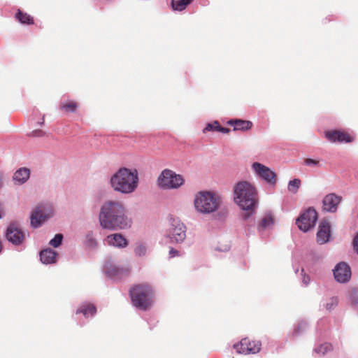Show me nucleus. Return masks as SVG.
<instances>
[{
	"label": "nucleus",
	"mask_w": 358,
	"mask_h": 358,
	"mask_svg": "<svg viewBox=\"0 0 358 358\" xmlns=\"http://www.w3.org/2000/svg\"><path fill=\"white\" fill-rule=\"evenodd\" d=\"M99 220L102 228L110 230L127 229L131 224L122 203L117 201H108L103 203Z\"/></svg>",
	"instance_id": "nucleus-1"
},
{
	"label": "nucleus",
	"mask_w": 358,
	"mask_h": 358,
	"mask_svg": "<svg viewBox=\"0 0 358 358\" xmlns=\"http://www.w3.org/2000/svg\"><path fill=\"white\" fill-rule=\"evenodd\" d=\"M138 172L136 169H120L110 178V184L115 191L129 194L137 188Z\"/></svg>",
	"instance_id": "nucleus-2"
},
{
	"label": "nucleus",
	"mask_w": 358,
	"mask_h": 358,
	"mask_svg": "<svg viewBox=\"0 0 358 358\" xmlns=\"http://www.w3.org/2000/svg\"><path fill=\"white\" fill-rule=\"evenodd\" d=\"M234 201L245 210L253 211L257 202L255 187L247 181L238 182L234 187Z\"/></svg>",
	"instance_id": "nucleus-3"
},
{
	"label": "nucleus",
	"mask_w": 358,
	"mask_h": 358,
	"mask_svg": "<svg viewBox=\"0 0 358 358\" xmlns=\"http://www.w3.org/2000/svg\"><path fill=\"white\" fill-rule=\"evenodd\" d=\"M132 304L142 310H149L153 303V290L147 283L135 285L129 290Z\"/></svg>",
	"instance_id": "nucleus-4"
},
{
	"label": "nucleus",
	"mask_w": 358,
	"mask_h": 358,
	"mask_svg": "<svg viewBox=\"0 0 358 358\" xmlns=\"http://www.w3.org/2000/svg\"><path fill=\"white\" fill-rule=\"evenodd\" d=\"M220 203V197L212 192H199L194 199L196 210L202 213L215 212L218 209Z\"/></svg>",
	"instance_id": "nucleus-5"
},
{
	"label": "nucleus",
	"mask_w": 358,
	"mask_h": 358,
	"mask_svg": "<svg viewBox=\"0 0 358 358\" xmlns=\"http://www.w3.org/2000/svg\"><path fill=\"white\" fill-rule=\"evenodd\" d=\"M157 182L163 189H176L184 183V179L173 171L165 169L159 175Z\"/></svg>",
	"instance_id": "nucleus-6"
},
{
	"label": "nucleus",
	"mask_w": 358,
	"mask_h": 358,
	"mask_svg": "<svg viewBox=\"0 0 358 358\" xmlns=\"http://www.w3.org/2000/svg\"><path fill=\"white\" fill-rule=\"evenodd\" d=\"M52 214V209L50 205H38L31 214V225L34 228L40 227Z\"/></svg>",
	"instance_id": "nucleus-7"
},
{
	"label": "nucleus",
	"mask_w": 358,
	"mask_h": 358,
	"mask_svg": "<svg viewBox=\"0 0 358 358\" xmlns=\"http://www.w3.org/2000/svg\"><path fill=\"white\" fill-rule=\"evenodd\" d=\"M317 220V213L313 208H309L296 220V224L300 230L308 231L315 225Z\"/></svg>",
	"instance_id": "nucleus-8"
},
{
	"label": "nucleus",
	"mask_w": 358,
	"mask_h": 358,
	"mask_svg": "<svg viewBox=\"0 0 358 358\" xmlns=\"http://www.w3.org/2000/svg\"><path fill=\"white\" fill-rule=\"evenodd\" d=\"M261 343L252 341L248 338H243L238 343L234 344V348L239 354H255L261 350Z\"/></svg>",
	"instance_id": "nucleus-9"
},
{
	"label": "nucleus",
	"mask_w": 358,
	"mask_h": 358,
	"mask_svg": "<svg viewBox=\"0 0 358 358\" xmlns=\"http://www.w3.org/2000/svg\"><path fill=\"white\" fill-rule=\"evenodd\" d=\"M169 233L172 242L182 243L186 238V227L180 220L173 219Z\"/></svg>",
	"instance_id": "nucleus-10"
},
{
	"label": "nucleus",
	"mask_w": 358,
	"mask_h": 358,
	"mask_svg": "<svg viewBox=\"0 0 358 358\" xmlns=\"http://www.w3.org/2000/svg\"><path fill=\"white\" fill-rule=\"evenodd\" d=\"M252 169L259 177L266 180L267 182L271 184L275 183L276 175L267 166L259 162H255L252 164Z\"/></svg>",
	"instance_id": "nucleus-11"
},
{
	"label": "nucleus",
	"mask_w": 358,
	"mask_h": 358,
	"mask_svg": "<svg viewBox=\"0 0 358 358\" xmlns=\"http://www.w3.org/2000/svg\"><path fill=\"white\" fill-rule=\"evenodd\" d=\"M6 238L14 245H20L24 240V232L18 227L15 223L10 224L6 231Z\"/></svg>",
	"instance_id": "nucleus-12"
},
{
	"label": "nucleus",
	"mask_w": 358,
	"mask_h": 358,
	"mask_svg": "<svg viewBox=\"0 0 358 358\" xmlns=\"http://www.w3.org/2000/svg\"><path fill=\"white\" fill-rule=\"evenodd\" d=\"M334 275L336 280L339 282L348 281L351 277L350 266L345 262L338 263L334 270Z\"/></svg>",
	"instance_id": "nucleus-13"
},
{
	"label": "nucleus",
	"mask_w": 358,
	"mask_h": 358,
	"mask_svg": "<svg viewBox=\"0 0 358 358\" xmlns=\"http://www.w3.org/2000/svg\"><path fill=\"white\" fill-rule=\"evenodd\" d=\"M342 197L334 193H331L323 199V209L328 212L334 213L336 211L338 204L341 203Z\"/></svg>",
	"instance_id": "nucleus-14"
},
{
	"label": "nucleus",
	"mask_w": 358,
	"mask_h": 358,
	"mask_svg": "<svg viewBox=\"0 0 358 358\" xmlns=\"http://www.w3.org/2000/svg\"><path fill=\"white\" fill-rule=\"evenodd\" d=\"M130 269L127 267H119L115 264H108L106 266V273L107 275L115 279H120L123 276L129 275Z\"/></svg>",
	"instance_id": "nucleus-15"
},
{
	"label": "nucleus",
	"mask_w": 358,
	"mask_h": 358,
	"mask_svg": "<svg viewBox=\"0 0 358 358\" xmlns=\"http://www.w3.org/2000/svg\"><path fill=\"white\" fill-rule=\"evenodd\" d=\"M330 224L327 220H322L319 224V230L317 234V241L320 244L327 243L330 236Z\"/></svg>",
	"instance_id": "nucleus-16"
},
{
	"label": "nucleus",
	"mask_w": 358,
	"mask_h": 358,
	"mask_svg": "<svg viewBox=\"0 0 358 358\" xmlns=\"http://www.w3.org/2000/svg\"><path fill=\"white\" fill-rule=\"evenodd\" d=\"M106 241L108 245L117 248H125L128 245L127 239L120 234L108 235Z\"/></svg>",
	"instance_id": "nucleus-17"
},
{
	"label": "nucleus",
	"mask_w": 358,
	"mask_h": 358,
	"mask_svg": "<svg viewBox=\"0 0 358 358\" xmlns=\"http://www.w3.org/2000/svg\"><path fill=\"white\" fill-rule=\"evenodd\" d=\"M227 124L233 126L234 131H247L252 127V122L240 119L230 120Z\"/></svg>",
	"instance_id": "nucleus-18"
},
{
	"label": "nucleus",
	"mask_w": 358,
	"mask_h": 358,
	"mask_svg": "<svg viewBox=\"0 0 358 358\" xmlns=\"http://www.w3.org/2000/svg\"><path fill=\"white\" fill-rule=\"evenodd\" d=\"M57 253L51 249H45L40 252V258L43 264H52L55 262Z\"/></svg>",
	"instance_id": "nucleus-19"
},
{
	"label": "nucleus",
	"mask_w": 358,
	"mask_h": 358,
	"mask_svg": "<svg viewBox=\"0 0 358 358\" xmlns=\"http://www.w3.org/2000/svg\"><path fill=\"white\" fill-rule=\"evenodd\" d=\"M29 175V169L27 168H20L14 173L13 180L20 184L24 183L28 180Z\"/></svg>",
	"instance_id": "nucleus-20"
},
{
	"label": "nucleus",
	"mask_w": 358,
	"mask_h": 358,
	"mask_svg": "<svg viewBox=\"0 0 358 358\" xmlns=\"http://www.w3.org/2000/svg\"><path fill=\"white\" fill-rule=\"evenodd\" d=\"M96 312V307L92 303H83L76 310V314L83 313L86 317L93 316Z\"/></svg>",
	"instance_id": "nucleus-21"
},
{
	"label": "nucleus",
	"mask_w": 358,
	"mask_h": 358,
	"mask_svg": "<svg viewBox=\"0 0 358 358\" xmlns=\"http://www.w3.org/2000/svg\"><path fill=\"white\" fill-rule=\"evenodd\" d=\"M210 131H217L224 134H228L230 131V129L229 128L221 127L217 121H215L207 124L206 127L203 129L204 133Z\"/></svg>",
	"instance_id": "nucleus-22"
},
{
	"label": "nucleus",
	"mask_w": 358,
	"mask_h": 358,
	"mask_svg": "<svg viewBox=\"0 0 358 358\" xmlns=\"http://www.w3.org/2000/svg\"><path fill=\"white\" fill-rule=\"evenodd\" d=\"M274 223V219L271 214L268 213L265 215L259 221V223L258 224V229L264 230L271 225H273Z\"/></svg>",
	"instance_id": "nucleus-23"
},
{
	"label": "nucleus",
	"mask_w": 358,
	"mask_h": 358,
	"mask_svg": "<svg viewBox=\"0 0 358 358\" xmlns=\"http://www.w3.org/2000/svg\"><path fill=\"white\" fill-rule=\"evenodd\" d=\"M15 18L22 24H34V18L27 13H24L20 10H18L17 13L15 14Z\"/></svg>",
	"instance_id": "nucleus-24"
},
{
	"label": "nucleus",
	"mask_w": 358,
	"mask_h": 358,
	"mask_svg": "<svg viewBox=\"0 0 358 358\" xmlns=\"http://www.w3.org/2000/svg\"><path fill=\"white\" fill-rule=\"evenodd\" d=\"M78 108V103L74 101H66L59 105V109L65 113H74Z\"/></svg>",
	"instance_id": "nucleus-25"
},
{
	"label": "nucleus",
	"mask_w": 358,
	"mask_h": 358,
	"mask_svg": "<svg viewBox=\"0 0 358 358\" xmlns=\"http://www.w3.org/2000/svg\"><path fill=\"white\" fill-rule=\"evenodd\" d=\"M171 6L173 10L182 11L190 4L193 0H171Z\"/></svg>",
	"instance_id": "nucleus-26"
},
{
	"label": "nucleus",
	"mask_w": 358,
	"mask_h": 358,
	"mask_svg": "<svg viewBox=\"0 0 358 358\" xmlns=\"http://www.w3.org/2000/svg\"><path fill=\"white\" fill-rule=\"evenodd\" d=\"M333 135H337L338 142L339 143H351L353 141L354 138L346 131L337 130V133H333Z\"/></svg>",
	"instance_id": "nucleus-27"
},
{
	"label": "nucleus",
	"mask_w": 358,
	"mask_h": 358,
	"mask_svg": "<svg viewBox=\"0 0 358 358\" xmlns=\"http://www.w3.org/2000/svg\"><path fill=\"white\" fill-rule=\"evenodd\" d=\"M301 185V180L299 179H294L290 180L288 185V189L289 192L295 194L297 192L299 187Z\"/></svg>",
	"instance_id": "nucleus-28"
},
{
	"label": "nucleus",
	"mask_w": 358,
	"mask_h": 358,
	"mask_svg": "<svg viewBox=\"0 0 358 358\" xmlns=\"http://www.w3.org/2000/svg\"><path fill=\"white\" fill-rule=\"evenodd\" d=\"M332 346L330 343H326L321 345L320 347L317 348L315 351L317 353H321L322 355H324L326 352L331 350Z\"/></svg>",
	"instance_id": "nucleus-29"
},
{
	"label": "nucleus",
	"mask_w": 358,
	"mask_h": 358,
	"mask_svg": "<svg viewBox=\"0 0 358 358\" xmlns=\"http://www.w3.org/2000/svg\"><path fill=\"white\" fill-rule=\"evenodd\" d=\"M62 239H63L62 234H57L55 235V236L52 240H50L49 243L52 247L57 248L61 245Z\"/></svg>",
	"instance_id": "nucleus-30"
},
{
	"label": "nucleus",
	"mask_w": 358,
	"mask_h": 358,
	"mask_svg": "<svg viewBox=\"0 0 358 358\" xmlns=\"http://www.w3.org/2000/svg\"><path fill=\"white\" fill-rule=\"evenodd\" d=\"M333 133H337V130H331V131H327L325 132V137L327 138V139L331 142V143H336V142H338V138H337V135H333L332 134Z\"/></svg>",
	"instance_id": "nucleus-31"
},
{
	"label": "nucleus",
	"mask_w": 358,
	"mask_h": 358,
	"mask_svg": "<svg viewBox=\"0 0 358 358\" xmlns=\"http://www.w3.org/2000/svg\"><path fill=\"white\" fill-rule=\"evenodd\" d=\"M304 164L313 167L320 166V162L319 159L306 158L304 159Z\"/></svg>",
	"instance_id": "nucleus-32"
},
{
	"label": "nucleus",
	"mask_w": 358,
	"mask_h": 358,
	"mask_svg": "<svg viewBox=\"0 0 358 358\" xmlns=\"http://www.w3.org/2000/svg\"><path fill=\"white\" fill-rule=\"evenodd\" d=\"M338 304V300L336 298H331L329 300V301L326 303V309L327 310H331L334 309Z\"/></svg>",
	"instance_id": "nucleus-33"
},
{
	"label": "nucleus",
	"mask_w": 358,
	"mask_h": 358,
	"mask_svg": "<svg viewBox=\"0 0 358 358\" xmlns=\"http://www.w3.org/2000/svg\"><path fill=\"white\" fill-rule=\"evenodd\" d=\"M146 248L143 245H139L135 248V254L139 257L145 255Z\"/></svg>",
	"instance_id": "nucleus-34"
},
{
	"label": "nucleus",
	"mask_w": 358,
	"mask_h": 358,
	"mask_svg": "<svg viewBox=\"0 0 358 358\" xmlns=\"http://www.w3.org/2000/svg\"><path fill=\"white\" fill-rule=\"evenodd\" d=\"M169 255L170 257H174L176 256H179V252L177 250H175L174 248H171L169 250Z\"/></svg>",
	"instance_id": "nucleus-35"
},
{
	"label": "nucleus",
	"mask_w": 358,
	"mask_h": 358,
	"mask_svg": "<svg viewBox=\"0 0 358 358\" xmlns=\"http://www.w3.org/2000/svg\"><path fill=\"white\" fill-rule=\"evenodd\" d=\"M353 245H354L355 250L358 253V235L354 238Z\"/></svg>",
	"instance_id": "nucleus-36"
},
{
	"label": "nucleus",
	"mask_w": 358,
	"mask_h": 358,
	"mask_svg": "<svg viewBox=\"0 0 358 358\" xmlns=\"http://www.w3.org/2000/svg\"><path fill=\"white\" fill-rule=\"evenodd\" d=\"M32 133H33V136H39L43 135V131L41 130H36V131H33Z\"/></svg>",
	"instance_id": "nucleus-37"
},
{
	"label": "nucleus",
	"mask_w": 358,
	"mask_h": 358,
	"mask_svg": "<svg viewBox=\"0 0 358 358\" xmlns=\"http://www.w3.org/2000/svg\"><path fill=\"white\" fill-rule=\"evenodd\" d=\"M303 281L305 285H308L309 283V281H310V279H309L308 276H304L303 279Z\"/></svg>",
	"instance_id": "nucleus-38"
},
{
	"label": "nucleus",
	"mask_w": 358,
	"mask_h": 358,
	"mask_svg": "<svg viewBox=\"0 0 358 358\" xmlns=\"http://www.w3.org/2000/svg\"><path fill=\"white\" fill-rule=\"evenodd\" d=\"M250 213H246L244 214L243 218L245 220H246V219H248L250 217Z\"/></svg>",
	"instance_id": "nucleus-39"
}]
</instances>
